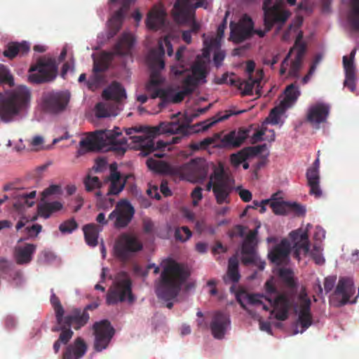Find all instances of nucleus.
<instances>
[{"label":"nucleus","mask_w":359,"mask_h":359,"mask_svg":"<svg viewBox=\"0 0 359 359\" xmlns=\"http://www.w3.org/2000/svg\"><path fill=\"white\" fill-rule=\"evenodd\" d=\"M161 266L163 270L156 287V294L165 301H170L178 295L189 274L182 264L171 258L163 260Z\"/></svg>","instance_id":"obj_1"},{"label":"nucleus","mask_w":359,"mask_h":359,"mask_svg":"<svg viewBox=\"0 0 359 359\" xmlns=\"http://www.w3.org/2000/svg\"><path fill=\"white\" fill-rule=\"evenodd\" d=\"M32 93L25 86L0 92V120L10 123L30 105Z\"/></svg>","instance_id":"obj_2"},{"label":"nucleus","mask_w":359,"mask_h":359,"mask_svg":"<svg viewBox=\"0 0 359 359\" xmlns=\"http://www.w3.org/2000/svg\"><path fill=\"white\" fill-rule=\"evenodd\" d=\"M290 236L294 242L292 248L287 240H282L268 254V257L272 263L278 266L287 264L292 250L293 257L297 260L301 259L302 255H306L309 252V241L306 232L302 230L294 231H292Z\"/></svg>","instance_id":"obj_3"},{"label":"nucleus","mask_w":359,"mask_h":359,"mask_svg":"<svg viewBox=\"0 0 359 359\" xmlns=\"http://www.w3.org/2000/svg\"><path fill=\"white\" fill-rule=\"evenodd\" d=\"M126 135L140 150V154L143 156L149 155L154 150V142L152 137L159 132H180L184 133L186 128L176 123H161L158 126L149 127L147 126H134L126 128Z\"/></svg>","instance_id":"obj_4"},{"label":"nucleus","mask_w":359,"mask_h":359,"mask_svg":"<svg viewBox=\"0 0 359 359\" xmlns=\"http://www.w3.org/2000/svg\"><path fill=\"white\" fill-rule=\"evenodd\" d=\"M208 0H176L172 9L174 20L181 25L191 24V33L197 34L201 25L195 20V10L198 8L208 9Z\"/></svg>","instance_id":"obj_5"},{"label":"nucleus","mask_w":359,"mask_h":359,"mask_svg":"<svg viewBox=\"0 0 359 359\" xmlns=\"http://www.w3.org/2000/svg\"><path fill=\"white\" fill-rule=\"evenodd\" d=\"M30 83L41 84L53 81L57 76V65L55 60L46 56L40 57L29 69Z\"/></svg>","instance_id":"obj_6"},{"label":"nucleus","mask_w":359,"mask_h":359,"mask_svg":"<svg viewBox=\"0 0 359 359\" xmlns=\"http://www.w3.org/2000/svg\"><path fill=\"white\" fill-rule=\"evenodd\" d=\"M143 245L141 241L134 234L121 233L116 241L114 251L116 256L122 261H128L135 253L141 251Z\"/></svg>","instance_id":"obj_7"},{"label":"nucleus","mask_w":359,"mask_h":359,"mask_svg":"<svg viewBox=\"0 0 359 359\" xmlns=\"http://www.w3.org/2000/svg\"><path fill=\"white\" fill-rule=\"evenodd\" d=\"M69 100L70 94L67 91H45L41 96V108L46 113L57 114L66 109Z\"/></svg>","instance_id":"obj_8"},{"label":"nucleus","mask_w":359,"mask_h":359,"mask_svg":"<svg viewBox=\"0 0 359 359\" xmlns=\"http://www.w3.org/2000/svg\"><path fill=\"white\" fill-rule=\"evenodd\" d=\"M165 50L162 42L158 43L157 48L151 49L147 55V63L151 69L150 79L147 85L159 86L164 81L160 71L164 69L163 57Z\"/></svg>","instance_id":"obj_9"},{"label":"nucleus","mask_w":359,"mask_h":359,"mask_svg":"<svg viewBox=\"0 0 359 359\" xmlns=\"http://www.w3.org/2000/svg\"><path fill=\"white\" fill-rule=\"evenodd\" d=\"M215 177L216 184L213 189V194L217 204L230 203V194L233 187L230 177L225 173L222 165L215 167Z\"/></svg>","instance_id":"obj_10"},{"label":"nucleus","mask_w":359,"mask_h":359,"mask_svg":"<svg viewBox=\"0 0 359 359\" xmlns=\"http://www.w3.org/2000/svg\"><path fill=\"white\" fill-rule=\"evenodd\" d=\"M135 215V209L131 203L122 199L118 201L114 210L109 214V219L114 222V226L121 229L126 228L131 222Z\"/></svg>","instance_id":"obj_11"},{"label":"nucleus","mask_w":359,"mask_h":359,"mask_svg":"<svg viewBox=\"0 0 359 359\" xmlns=\"http://www.w3.org/2000/svg\"><path fill=\"white\" fill-rule=\"evenodd\" d=\"M254 23L247 14H245L238 22H230V39L236 43L250 39L253 34Z\"/></svg>","instance_id":"obj_12"},{"label":"nucleus","mask_w":359,"mask_h":359,"mask_svg":"<svg viewBox=\"0 0 359 359\" xmlns=\"http://www.w3.org/2000/svg\"><path fill=\"white\" fill-rule=\"evenodd\" d=\"M95 331L94 348L97 351H102L105 349L109 344L114 334V329L107 320H102L97 322L93 325Z\"/></svg>","instance_id":"obj_13"},{"label":"nucleus","mask_w":359,"mask_h":359,"mask_svg":"<svg viewBox=\"0 0 359 359\" xmlns=\"http://www.w3.org/2000/svg\"><path fill=\"white\" fill-rule=\"evenodd\" d=\"M258 225L255 229L250 230L244 238L241 246V261L245 265L254 264L257 259V235Z\"/></svg>","instance_id":"obj_14"},{"label":"nucleus","mask_w":359,"mask_h":359,"mask_svg":"<svg viewBox=\"0 0 359 359\" xmlns=\"http://www.w3.org/2000/svg\"><path fill=\"white\" fill-rule=\"evenodd\" d=\"M80 148L77 156H82L88 151H99L106 147V130H97L89 134L79 142Z\"/></svg>","instance_id":"obj_15"},{"label":"nucleus","mask_w":359,"mask_h":359,"mask_svg":"<svg viewBox=\"0 0 359 359\" xmlns=\"http://www.w3.org/2000/svg\"><path fill=\"white\" fill-rule=\"evenodd\" d=\"M355 293V287L353 278L341 277L338 280V308L345 304L356 303L359 297V288L357 295L352 298Z\"/></svg>","instance_id":"obj_16"},{"label":"nucleus","mask_w":359,"mask_h":359,"mask_svg":"<svg viewBox=\"0 0 359 359\" xmlns=\"http://www.w3.org/2000/svg\"><path fill=\"white\" fill-rule=\"evenodd\" d=\"M181 170L183 175L196 181L203 180L208 175L207 162L203 158L192 159L184 164Z\"/></svg>","instance_id":"obj_17"},{"label":"nucleus","mask_w":359,"mask_h":359,"mask_svg":"<svg viewBox=\"0 0 359 359\" xmlns=\"http://www.w3.org/2000/svg\"><path fill=\"white\" fill-rule=\"evenodd\" d=\"M356 53V48H353L349 55L343 57V67L345 72V80L344 86L351 92L356 91V72L354 59Z\"/></svg>","instance_id":"obj_18"},{"label":"nucleus","mask_w":359,"mask_h":359,"mask_svg":"<svg viewBox=\"0 0 359 359\" xmlns=\"http://www.w3.org/2000/svg\"><path fill=\"white\" fill-rule=\"evenodd\" d=\"M132 283L129 278L120 281L116 290L109 291L107 295V303L109 305L117 304L118 302H123L128 297V301L132 302L133 297L131 290Z\"/></svg>","instance_id":"obj_19"},{"label":"nucleus","mask_w":359,"mask_h":359,"mask_svg":"<svg viewBox=\"0 0 359 359\" xmlns=\"http://www.w3.org/2000/svg\"><path fill=\"white\" fill-rule=\"evenodd\" d=\"M265 299L270 303V306L273 307L276 312L275 318L277 320H285L287 319L292 303L287 293L278 294L274 299L270 297H266Z\"/></svg>","instance_id":"obj_20"},{"label":"nucleus","mask_w":359,"mask_h":359,"mask_svg":"<svg viewBox=\"0 0 359 359\" xmlns=\"http://www.w3.org/2000/svg\"><path fill=\"white\" fill-rule=\"evenodd\" d=\"M330 107L329 104L317 102L310 106L306 114V120L313 126L318 128L319 125L326 121L329 115Z\"/></svg>","instance_id":"obj_21"},{"label":"nucleus","mask_w":359,"mask_h":359,"mask_svg":"<svg viewBox=\"0 0 359 359\" xmlns=\"http://www.w3.org/2000/svg\"><path fill=\"white\" fill-rule=\"evenodd\" d=\"M230 324L231 320L228 314L222 311H216L213 314L210 325L212 336L217 339H223Z\"/></svg>","instance_id":"obj_22"},{"label":"nucleus","mask_w":359,"mask_h":359,"mask_svg":"<svg viewBox=\"0 0 359 359\" xmlns=\"http://www.w3.org/2000/svg\"><path fill=\"white\" fill-rule=\"evenodd\" d=\"M167 13L164 6L159 4H155L147 13L146 25L151 30H158L164 27Z\"/></svg>","instance_id":"obj_23"},{"label":"nucleus","mask_w":359,"mask_h":359,"mask_svg":"<svg viewBox=\"0 0 359 359\" xmlns=\"http://www.w3.org/2000/svg\"><path fill=\"white\" fill-rule=\"evenodd\" d=\"M303 35L299 33L295 40L293 48V52L296 51L294 58L292 60L288 71V75L290 76L296 77L298 76V72L301 68L302 60L306 53V45L302 41Z\"/></svg>","instance_id":"obj_24"},{"label":"nucleus","mask_w":359,"mask_h":359,"mask_svg":"<svg viewBox=\"0 0 359 359\" xmlns=\"http://www.w3.org/2000/svg\"><path fill=\"white\" fill-rule=\"evenodd\" d=\"M299 305V313L297 322L302 327L301 333L304 332L312 324V315L311 313V302L306 294L301 295Z\"/></svg>","instance_id":"obj_25"},{"label":"nucleus","mask_w":359,"mask_h":359,"mask_svg":"<svg viewBox=\"0 0 359 359\" xmlns=\"http://www.w3.org/2000/svg\"><path fill=\"white\" fill-rule=\"evenodd\" d=\"M89 318V314L86 311L74 309L70 314L66 316H62V321L60 324L65 323L66 325L72 326L75 330H79L87 324Z\"/></svg>","instance_id":"obj_26"},{"label":"nucleus","mask_w":359,"mask_h":359,"mask_svg":"<svg viewBox=\"0 0 359 359\" xmlns=\"http://www.w3.org/2000/svg\"><path fill=\"white\" fill-rule=\"evenodd\" d=\"M121 135L119 131L106 130V146L118 155H123L127 150V140L125 137L117 139Z\"/></svg>","instance_id":"obj_27"},{"label":"nucleus","mask_w":359,"mask_h":359,"mask_svg":"<svg viewBox=\"0 0 359 359\" xmlns=\"http://www.w3.org/2000/svg\"><path fill=\"white\" fill-rule=\"evenodd\" d=\"M109 182L110 185L107 192L108 196L118 195L125 187L126 179H123L121 173L117 170L116 163L110 165V175L105 180Z\"/></svg>","instance_id":"obj_28"},{"label":"nucleus","mask_w":359,"mask_h":359,"mask_svg":"<svg viewBox=\"0 0 359 359\" xmlns=\"http://www.w3.org/2000/svg\"><path fill=\"white\" fill-rule=\"evenodd\" d=\"M86 351V344L83 339L78 337L73 344L66 347L62 359H79L85 355Z\"/></svg>","instance_id":"obj_29"},{"label":"nucleus","mask_w":359,"mask_h":359,"mask_svg":"<svg viewBox=\"0 0 359 359\" xmlns=\"http://www.w3.org/2000/svg\"><path fill=\"white\" fill-rule=\"evenodd\" d=\"M248 131L239 130L238 132L233 130L224 135L221 140V146L224 147H238L247 138Z\"/></svg>","instance_id":"obj_30"},{"label":"nucleus","mask_w":359,"mask_h":359,"mask_svg":"<svg viewBox=\"0 0 359 359\" xmlns=\"http://www.w3.org/2000/svg\"><path fill=\"white\" fill-rule=\"evenodd\" d=\"M102 97L106 100H114L117 102L126 98V93L124 88L121 83L113 81L107 88L102 91Z\"/></svg>","instance_id":"obj_31"},{"label":"nucleus","mask_w":359,"mask_h":359,"mask_svg":"<svg viewBox=\"0 0 359 359\" xmlns=\"http://www.w3.org/2000/svg\"><path fill=\"white\" fill-rule=\"evenodd\" d=\"M36 246L34 244H26L23 247L15 249V257L17 264H26L32 259V255L36 251Z\"/></svg>","instance_id":"obj_32"},{"label":"nucleus","mask_w":359,"mask_h":359,"mask_svg":"<svg viewBox=\"0 0 359 359\" xmlns=\"http://www.w3.org/2000/svg\"><path fill=\"white\" fill-rule=\"evenodd\" d=\"M29 50V45L27 42H11L6 46V49L3 52V55L9 59H13L18 54L23 55L27 54Z\"/></svg>","instance_id":"obj_33"},{"label":"nucleus","mask_w":359,"mask_h":359,"mask_svg":"<svg viewBox=\"0 0 359 359\" xmlns=\"http://www.w3.org/2000/svg\"><path fill=\"white\" fill-rule=\"evenodd\" d=\"M306 179L308 185L310 187L309 193L316 198H319L322 195V191L320 188V175L319 170L308 169L306 171Z\"/></svg>","instance_id":"obj_34"},{"label":"nucleus","mask_w":359,"mask_h":359,"mask_svg":"<svg viewBox=\"0 0 359 359\" xmlns=\"http://www.w3.org/2000/svg\"><path fill=\"white\" fill-rule=\"evenodd\" d=\"M133 43L134 39L130 34H123L114 46L115 54L118 55H127L132 48Z\"/></svg>","instance_id":"obj_35"},{"label":"nucleus","mask_w":359,"mask_h":359,"mask_svg":"<svg viewBox=\"0 0 359 359\" xmlns=\"http://www.w3.org/2000/svg\"><path fill=\"white\" fill-rule=\"evenodd\" d=\"M186 50L187 48L184 46H180L177 50L175 57L176 65L171 67V72L175 76L182 75L186 71H187V62L184 56V53Z\"/></svg>","instance_id":"obj_36"},{"label":"nucleus","mask_w":359,"mask_h":359,"mask_svg":"<svg viewBox=\"0 0 359 359\" xmlns=\"http://www.w3.org/2000/svg\"><path fill=\"white\" fill-rule=\"evenodd\" d=\"M124 18V12L122 8L116 11L109 22V31L107 37L113 38L119 32L122 27L123 20Z\"/></svg>","instance_id":"obj_37"},{"label":"nucleus","mask_w":359,"mask_h":359,"mask_svg":"<svg viewBox=\"0 0 359 359\" xmlns=\"http://www.w3.org/2000/svg\"><path fill=\"white\" fill-rule=\"evenodd\" d=\"M84 238L88 245L96 246L97 245V238L99 228L94 223L88 224L83 227Z\"/></svg>","instance_id":"obj_38"},{"label":"nucleus","mask_w":359,"mask_h":359,"mask_svg":"<svg viewBox=\"0 0 359 359\" xmlns=\"http://www.w3.org/2000/svg\"><path fill=\"white\" fill-rule=\"evenodd\" d=\"M63 208V205L59 201L47 202L41 204L38 207L39 215L43 218H48L50 216Z\"/></svg>","instance_id":"obj_39"},{"label":"nucleus","mask_w":359,"mask_h":359,"mask_svg":"<svg viewBox=\"0 0 359 359\" xmlns=\"http://www.w3.org/2000/svg\"><path fill=\"white\" fill-rule=\"evenodd\" d=\"M262 72H260V75L256 79H253L252 76H249L248 80L241 81L239 82V89L242 90V94L244 95H252L253 88L256 86L257 88L259 87L262 80Z\"/></svg>","instance_id":"obj_40"},{"label":"nucleus","mask_w":359,"mask_h":359,"mask_svg":"<svg viewBox=\"0 0 359 359\" xmlns=\"http://www.w3.org/2000/svg\"><path fill=\"white\" fill-rule=\"evenodd\" d=\"M27 223H29V221L22 217L18 222L15 228L18 231L25 227L24 231L27 233L28 237L37 236L42 229L41 225L38 224L27 225Z\"/></svg>","instance_id":"obj_41"},{"label":"nucleus","mask_w":359,"mask_h":359,"mask_svg":"<svg viewBox=\"0 0 359 359\" xmlns=\"http://www.w3.org/2000/svg\"><path fill=\"white\" fill-rule=\"evenodd\" d=\"M113 58V55L110 53H102L100 56L94 60L93 71L95 73L103 72L106 71Z\"/></svg>","instance_id":"obj_42"},{"label":"nucleus","mask_w":359,"mask_h":359,"mask_svg":"<svg viewBox=\"0 0 359 359\" xmlns=\"http://www.w3.org/2000/svg\"><path fill=\"white\" fill-rule=\"evenodd\" d=\"M53 332H60L58 340L62 341L63 344H67L72 339L74 332L71 330L69 325H66L65 323L57 324L51 328Z\"/></svg>","instance_id":"obj_43"},{"label":"nucleus","mask_w":359,"mask_h":359,"mask_svg":"<svg viewBox=\"0 0 359 359\" xmlns=\"http://www.w3.org/2000/svg\"><path fill=\"white\" fill-rule=\"evenodd\" d=\"M146 163L149 169L156 173L168 174L171 171V168L168 163L152 158H148Z\"/></svg>","instance_id":"obj_44"},{"label":"nucleus","mask_w":359,"mask_h":359,"mask_svg":"<svg viewBox=\"0 0 359 359\" xmlns=\"http://www.w3.org/2000/svg\"><path fill=\"white\" fill-rule=\"evenodd\" d=\"M146 88L151 98L159 97L161 100V102L159 104L161 107H163L165 105V101L168 97V90L159 88L158 86L151 85H147Z\"/></svg>","instance_id":"obj_45"},{"label":"nucleus","mask_w":359,"mask_h":359,"mask_svg":"<svg viewBox=\"0 0 359 359\" xmlns=\"http://www.w3.org/2000/svg\"><path fill=\"white\" fill-rule=\"evenodd\" d=\"M299 92L297 86L295 84L292 83L289 85L285 90V98L282 101L281 104L284 107H289L292 103H294L299 96Z\"/></svg>","instance_id":"obj_46"},{"label":"nucleus","mask_w":359,"mask_h":359,"mask_svg":"<svg viewBox=\"0 0 359 359\" xmlns=\"http://www.w3.org/2000/svg\"><path fill=\"white\" fill-rule=\"evenodd\" d=\"M351 10L349 21L353 30L359 32V0H349Z\"/></svg>","instance_id":"obj_47"},{"label":"nucleus","mask_w":359,"mask_h":359,"mask_svg":"<svg viewBox=\"0 0 359 359\" xmlns=\"http://www.w3.org/2000/svg\"><path fill=\"white\" fill-rule=\"evenodd\" d=\"M227 279L232 283H238L240 280L241 275L238 271V262L236 258L231 257L229 259L227 269Z\"/></svg>","instance_id":"obj_48"},{"label":"nucleus","mask_w":359,"mask_h":359,"mask_svg":"<svg viewBox=\"0 0 359 359\" xmlns=\"http://www.w3.org/2000/svg\"><path fill=\"white\" fill-rule=\"evenodd\" d=\"M269 205L276 215H284L289 212V203L287 202L270 199Z\"/></svg>","instance_id":"obj_49"},{"label":"nucleus","mask_w":359,"mask_h":359,"mask_svg":"<svg viewBox=\"0 0 359 359\" xmlns=\"http://www.w3.org/2000/svg\"><path fill=\"white\" fill-rule=\"evenodd\" d=\"M52 294L50 296V303L53 307L55 313V318L56 322L57 323H60L62 321V317L65 313V310L63 306L61 304V302L59 299V298L56 296V294L54 293L53 290H51Z\"/></svg>","instance_id":"obj_50"},{"label":"nucleus","mask_w":359,"mask_h":359,"mask_svg":"<svg viewBox=\"0 0 359 359\" xmlns=\"http://www.w3.org/2000/svg\"><path fill=\"white\" fill-rule=\"evenodd\" d=\"M0 84H6L9 87L15 86L13 76L4 65H0Z\"/></svg>","instance_id":"obj_51"},{"label":"nucleus","mask_w":359,"mask_h":359,"mask_svg":"<svg viewBox=\"0 0 359 359\" xmlns=\"http://www.w3.org/2000/svg\"><path fill=\"white\" fill-rule=\"evenodd\" d=\"M182 90L190 95L195 90L196 88L198 85L196 78L194 76L187 75L182 81Z\"/></svg>","instance_id":"obj_52"},{"label":"nucleus","mask_w":359,"mask_h":359,"mask_svg":"<svg viewBox=\"0 0 359 359\" xmlns=\"http://www.w3.org/2000/svg\"><path fill=\"white\" fill-rule=\"evenodd\" d=\"M95 115L98 118H106L110 116H115L112 109L109 104L104 102H99L95 105Z\"/></svg>","instance_id":"obj_53"},{"label":"nucleus","mask_w":359,"mask_h":359,"mask_svg":"<svg viewBox=\"0 0 359 359\" xmlns=\"http://www.w3.org/2000/svg\"><path fill=\"white\" fill-rule=\"evenodd\" d=\"M79 224L74 218H71L62 222L59 226V230L62 234H69L77 229Z\"/></svg>","instance_id":"obj_54"},{"label":"nucleus","mask_w":359,"mask_h":359,"mask_svg":"<svg viewBox=\"0 0 359 359\" xmlns=\"http://www.w3.org/2000/svg\"><path fill=\"white\" fill-rule=\"evenodd\" d=\"M189 95L186 93V91L182 89L178 92H175L174 90H168V97L165 101V104L168 102L172 103H180L181 102L186 96Z\"/></svg>","instance_id":"obj_55"},{"label":"nucleus","mask_w":359,"mask_h":359,"mask_svg":"<svg viewBox=\"0 0 359 359\" xmlns=\"http://www.w3.org/2000/svg\"><path fill=\"white\" fill-rule=\"evenodd\" d=\"M83 183L87 191H91L97 188H100L102 183L97 177H91L87 175L83 180Z\"/></svg>","instance_id":"obj_56"},{"label":"nucleus","mask_w":359,"mask_h":359,"mask_svg":"<svg viewBox=\"0 0 359 359\" xmlns=\"http://www.w3.org/2000/svg\"><path fill=\"white\" fill-rule=\"evenodd\" d=\"M192 74H190L191 76H194L195 78H196L197 81L199 83V81L206 77V72L205 67L202 63L197 62L194 64L192 67Z\"/></svg>","instance_id":"obj_57"},{"label":"nucleus","mask_w":359,"mask_h":359,"mask_svg":"<svg viewBox=\"0 0 359 359\" xmlns=\"http://www.w3.org/2000/svg\"><path fill=\"white\" fill-rule=\"evenodd\" d=\"M191 236V231L190 229L186 226H182L181 228H177L175 232V237L176 240L184 242L187 241Z\"/></svg>","instance_id":"obj_58"},{"label":"nucleus","mask_w":359,"mask_h":359,"mask_svg":"<svg viewBox=\"0 0 359 359\" xmlns=\"http://www.w3.org/2000/svg\"><path fill=\"white\" fill-rule=\"evenodd\" d=\"M248 159V154L242 149L236 154H232L230 156L231 163L235 166H239L243 162Z\"/></svg>","instance_id":"obj_59"},{"label":"nucleus","mask_w":359,"mask_h":359,"mask_svg":"<svg viewBox=\"0 0 359 359\" xmlns=\"http://www.w3.org/2000/svg\"><path fill=\"white\" fill-rule=\"evenodd\" d=\"M321 60L322 55L320 54H318L315 56L307 74L302 79L303 83H306L309 81L310 78L314 74L317 65L320 62Z\"/></svg>","instance_id":"obj_60"},{"label":"nucleus","mask_w":359,"mask_h":359,"mask_svg":"<svg viewBox=\"0 0 359 359\" xmlns=\"http://www.w3.org/2000/svg\"><path fill=\"white\" fill-rule=\"evenodd\" d=\"M280 278L288 285H294L293 273L289 269H280L279 271Z\"/></svg>","instance_id":"obj_61"},{"label":"nucleus","mask_w":359,"mask_h":359,"mask_svg":"<svg viewBox=\"0 0 359 359\" xmlns=\"http://www.w3.org/2000/svg\"><path fill=\"white\" fill-rule=\"evenodd\" d=\"M36 196V191H32L29 194H22L20 195L19 203L20 205H25L27 207H31L34 203L33 201Z\"/></svg>","instance_id":"obj_62"},{"label":"nucleus","mask_w":359,"mask_h":359,"mask_svg":"<svg viewBox=\"0 0 359 359\" xmlns=\"http://www.w3.org/2000/svg\"><path fill=\"white\" fill-rule=\"evenodd\" d=\"M264 297L263 295L259 294H248L247 298L248 303L252 305H258L261 304L262 305V308L265 311H269V308L268 306L263 304L262 301L261 300V298Z\"/></svg>","instance_id":"obj_63"},{"label":"nucleus","mask_w":359,"mask_h":359,"mask_svg":"<svg viewBox=\"0 0 359 359\" xmlns=\"http://www.w3.org/2000/svg\"><path fill=\"white\" fill-rule=\"evenodd\" d=\"M61 192L62 189L60 185L52 184L43 191L42 196L45 198L52 195L60 194Z\"/></svg>","instance_id":"obj_64"}]
</instances>
